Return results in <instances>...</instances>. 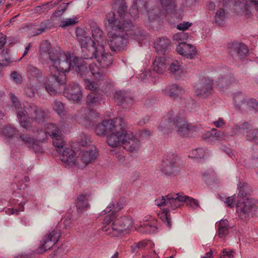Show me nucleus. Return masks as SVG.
<instances>
[{
    "label": "nucleus",
    "mask_w": 258,
    "mask_h": 258,
    "mask_svg": "<svg viewBox=\"0 0 258 258\" xmlns=\"http://www.w3.org/2000/svg\"><path fill=\"white\" fill-rule=\"evenodd\" d=\"M53 109L58 115H64V110L63 104L59 101H55L53 104Z\"/></svg>",
    "instance_id": "obj_49"
},
{
    "label": "nucleus",
    "mask_w": 258,
    "mask_h": 258,
    "mask_svg": "<svg viewBox=\"0 0 258 258\" xmlns=\"http://www.w3.org/2000/svg\"><path fill=\"white\" fill-rule=\"evenodd\" d=\"M77 19L76 17L66 19L60 22L59 26L61 28H66L68 26L74 25L78 23Z\"/></svg>",
    "instance_id": "obj_47"
},
{
    "label": "nucleus",
    "mask_w": 258,
    "mask_h": 258,
    "mask_svg": "<svg viewBox=\"0 0 258 258\" xmlns=\"http://www.w3.org/2000/svg\"><path fill=\"white\" fill-rule=\"evenodd\" d=\"M217 234L219 238H225L229 233V223L227 220H221L217 225Z\"/></svg>",
    "instance_id": "obj_34"
},
{
    "label": "nucleus",
    "mask_w": 258,
    "mask_h": 258,
    "mask_svg": "<svg viewBox=\"0 0 258 258\" xmlns=\"http://www.w3.org/2000/svg\"><path fill=\"white\" fill-rule=\"evenodd\" d=\"M42 137L44 140L47 137V135L53 140V145L57 149V152L59 153L61 149H63L64 143L62 140L63 134L61 127L53 123H47L45 125V132H41Z\"/></svg>",
    "instance_id": "obj_8"
},
{
    "label": "nucleus",
    "mask_w": 258,
    "mask_h": 258,
    "mask_svg": "<svg viewBox=\"0 0 258 258\" xmlns=\"http://www.w3.org/2000/svg\"><path fill=\"white\" fill-rule=\"evenodd\" d=\"M234 11L240 15L249 16L254 9L258 12V0H240L236 2Z\"/></svg>",
    "instance_id": "obj_12"
},
{
    "label": "nucleus",
    "mask_w": 258,
    "mask_h": 258,
    "mask_svg": "<svg viewBox=\"0 0 258 258\" xmlns=\"http://www.w3.org/2000/svg\"><path fill=\"white\" fill-rule=\"evenodd\" d=\"M103 122L106 134H110L116 131L122 130L123 128H125L126 126L124 120L120 117L113 119L103 120Z\"/></svg>",
    "instance_id": "obj_20"
},
{
    "label": "nucleus",
    "mask_w": 258,
    "mask_h": 258,
    "mask_svg": "<svg viewBox=\"0 0 258 258\" xmlns=\"http://www.w3.org/2000/svg\"><path fill=\"white\" fill-rule=\"evenodd\" d=\"M80 114L84 116L81 118V120L80 122L87 127H91L93 125V123L95 121V118L98 116L95 113L94 110L85 108L81 109Z\"/></svg>",
    "instance_id": "obj_25"
},
{
    "label": "nucleus",
    "mask_w": 258,
    "mask_h": 258,
    "mask_svg": "<svg viewBox=\"0 0 258 258\" xmlns=\"http://www.w3.org/2000/svg\"><path fill=\"white\" fill-rule=\"evenodd\" d=\"M115 217V213L112 212V214L110 215L106 216L104 219V223L108 225L113 220Z\"/></svg>",
    "instance_id": "obj_64"
},
{
    "label": "nucleus",
    "mask_w": 258,
    "mask_h": 258,
    "mask_svg": "<svg viewBox=\"0 0 258 258\" xmlns=\"http://www.w3.org/2000/svg\"><path fill=\"white\" fill-rule=\"evenodd\" d=\"M212 135L217 140H224L225 141H229L230 140L229 136L228 134H226L224 132L218 131L216 128H213L211 130Z\"/></svg>",
    "instance_id": "obj_43"
},
{
    "label": "nucleus",
    "mask_w": 258,
    "mask_h": 258,
    "mask_svg": "<svg viewBox=\"0 0 258 258\" xmlns=\"http://www.w3.org/2000/svg\"><path fill=\"white\" fill-rule=\"evenodd\" d=\"M94 131L98 136H104L106 134L103 121L101 123H98L96 125Z\"/></svg>",
    "instance_id": "obj_51"
},
{
    "label": "nucleus",
    "mask_w": 258,
    "mask_h": 258,
    "mask_svg": "<svg viewBox=\"0 0 258 258\" xmlns=\"http://www.w3.org/2000/svg\"><path fill=\"white\" fill-rule=\"evenodd\" d=\"M84 86L86 89L92 91H96L99 88L98 83L88 79H84Z\"/></svg>",
    "instance_id": "obj_46"
},
{
    "label": "nucleus",
    "mask_w": 258,
    "mask_h": 258,
    "mask_svg": "<svg viewBox=\"0 0 258 258\" xmlns=\"http://www.w3.org/2000/svg\"><path fill=\"white\" fill-rule=\"evenodd\" d=\"M247 126V123L245 122L240 125H235L231 129V133L228 134L230 140L236 135L244 132Z\"/></svg>",
    "instance_id": "obj_41"
},
{
    "label": "nucleus",
    "mask_w": 258,
    "mask_h": 258,
    "mask_svg": "<svg viewBox=\"0 0 258 258\" xmlns=\"http://www.w3.org/2000/svg\"><path fill=\"white\" fill-rule=\"evenodd\" d=\"M113 8L117 11L118 14V17H117L115 14V19H119L121 22V24L123 23H126V21H130L132 22L131 20H128L129 14L125 13L126 9V3L124 0H117L116 1L113 5ZM115 14L114 12H113Z\"/></svg>",
    "instance_id": "obj_24"
},
{
    "label": "nucleus",
    "mask_w": 258,
    "mask_h": 258,
    "mask_svg": "<svg viewBox=\"0 0 258 258\" xmlns=\"http://www.w3.org/2000/svg\"><path fill=\"white\" fill-rule=\"evenodd\" d=\"M73 57L69 53L53 49L47 40L40 43L39 59L43 63L51 64L50 75L58 85L65 84L66 73L73 68Z\"/></svg>",
    "instance_id": "obj_1"
},
{
    "label": "nucleus",
    "mask_w": 258,
    "mask_h": 258,
    "mask_svg": "<svg viewBox=\"0 0 258 258\" xmlns=\"http://www.w3.org/2000/svg\"><path fill=\"white\" fill-rule=\"evenodd\" d=\"M102 96L94 93H90L87 97V104L89 106H93L100 103Z\"/></svg>",
    "instance_id": "obj_39"
},
{
    "label": "nucleus",
    "mask_w": 258,
    "mask_h": 258,
    "mask_svg": "<svg viewBox=\"0 0 258 258\" xmlns=\"http://www.w3.org/2000/svg\"><path fill=\"white\" fill-rule=\"evenodd\" d=\"M97 155V150L94 146H91L86 150L82 151L77 158V166L81 167L87 165L95 160Z\"/></svg>",
    "instance_id": "obj_14"
},
{
    "label": "nucleus",
    "mask_w": 258,
    "mask_h": 258,
    "mask_svg": "<svg viewBox=\"0 0 258 258\" xmlns=\"http://www.w3.org/2000/svg\"><path fill=\"white\" fill-rule=\"evenodd\" d=\"M170 44L169 39L166 38H159L154 42V48L159 53H164L168 49Z\"/></svg>",
    "instance_id": "obj_32"
},
{
    "label": "nucleus",
    "mask_w": 258,
    "mask_h": 258,
    "mask_svg": "<svg viewBox=\"0 0 258 258\" xmlns=\"http://www.w3.org/2000/svg\"><path fill=\"white\" fill-rule=\"evenodd\" d=\"M177 52L187 58L191 59L196 54V47L191 44L181 42L176 47Z\"/></svg>",
    "instance_id": "obj_27"
},
{
    "label": "nucleus",
    "mask_w": 258,
    "mask_h": 258,
    "mask_svg": "<svg viewBox=\"0 0 258 258\" xmlns=\"http://www.w3.org/2000/svg\"><path fill=\"white\" fill-rule=\"evenodd\" d=\"M152 243L150 241H142L138 243H134L131 246V251L132 253H136L138 251L140 248H142L147 246H151Z\"/></svg>",
    "instance_id": "obj_42"
},
{
    "label": "nucleus",
    "mask_w": 258,
    "mask_h": 258,
    "mask_svg": "<svg viewBox=\"0 0 258 258\" xmlns=\"http://www.w3.org/2000/svg\"><path fill=\"white\" fill-rule=\"evenodd\" d=\"M157 230L155 222H146L141 225L140 230L142 232L154 233Z\"/></svg>",
    "instance_id": "obj_40"
},
{
    "label": "nucleus",
    "mask_w": 258,
    "mask_h": 258,
    "mask_svg": "<svg viewBox=\"0 0 258 258\" xmlns=\"http://www.w3.org/2000/svg\"><path fill=\"white\" fill-rule=\"evenodd\" d=\"M176 0H160L162 10L157 13L158 10L155 8L148 10L151 5V1L145 0H134V5L130 10V15L133 19L138 17L139 12L147 13L150 20H154L163 15L171 14L175 12Z\"/></svg>",
    "instance_id": "obj_6"
},
{
    "label": "nucleus",
    "mask_w": 258,
    "mask_h": 258,
    "mask_svg": "<svg viewBox=\"0 0 258 258\" xmlns=\"http://www.w3.org/2000/svg\"><path fill=\"white\" fill-rule=\"evenodd\" d=\"M92 35L93 40L90 39L93 42L95 43V46L96 47H99L100 45L104 46V44L106 43L105 37L103 34V31L101 29L97 26H92L91 27ZM85 34L88 37L91 38L87 35V33L85 32H82L81 34H77V39H78L79 36H82Z\"/></svg>",
    "instance_id": "obj_19"
},
{
    "label": "nucleus",
    "mask_w": 258,
    "mask_h": 258,
    "mask_svg": "<svg viewBox=\"0 0 258 258\" xmlns=\"http://www.w3.org/2000/svg\"><path fill=\"white\" fill-rule=\"evenodd\" d=\"M60 236L59 230L55 229L51 231L44 237L37 252L42 253L50 249L58 241Z\"/></svg>",
    "instance_id": "obj_13"
},
{
    "label": "nucleus",
    "mask_w": 258,
    "mask_h": 258,
    "mask_svg": "<svg viewBox=\"0 0 258 258\" xmlns=\"http://www.w3.org/2000/svg\"><path fill=\"white\" fill-rule=\"evenodd\" d=\"M188 38V34L184 32H181L174 34L173 36L174 40L179 41L186 40Z\"/></svg>",
    "instance_id": "obj_56"
},
{
    "label": "nucleus",
    "mask_w": 258,
    "mask_h": 258,
    "mask_svg": "<svg viewBox=\"0 0 258 258\" xmlns=\"http://www.w3.org/2000/svg\"><path fill=\"white\" fill-rule=\"evenodd\" d=\"M236 48L237 53L240 58L245 56L248 52L247 47L243 44H238Z\"/></svg>",
    "instance_id": "obj_48"
},
{
    "label": "nucleus",
    "mask_w": 258,
    "mask_h": 258,
    "mask_svg": "<svg viewBox=\"0 0 258 258\" xmlns=\"http://www.w3.org/2000/svg\"><path fill=\"white\" fill-rule=\"evenodd\" d=\"M53 85H50L49 84L46 83L45 86L46 91L50 95H54L57 93V91L52 86Z\"/></svg>",
    "instance_id": "obj_60"
},
{
    "label": "nucleus",
    "mask_w": 258,
    "mask_h": 258,
    "mask_svg": "<svg viewBox=\"0 0 258 258\" xmlns=\"http://www.w3.org/2000/svg\"><path fill=\"white\" fill-rule=\"evenodd\" d=\"M238 198L244 199L251 191L250 187L246 183L239 182L238 185Z\"/></svg>",
    "instance_id": "obj_38"
},
{
    "label": "nucleus",
    "mask_w": 258,
    "mask_h": 258,
    "mask_svg": "<svg viewBox=\"0 0 258 258\" xmlns=\"http://www.w3.org/2000/svg\"><path fill=\"white\" fill-rule=\"evenodd\" d=\"M66 8L59 9L57 8L52 14L50 19L52 21H56L60 19L64 13Z\"/></svg>",
    "instance_id": "obj_52"
},
{
    "label": "nucleus",
    "mask_w": 258,
    "mask_h": 258,
    "mask_svg": "<svg viewBox=\"0 0 258 258\" xmlns=\"http://www.w3.org/2000/svg\"><path fill=\"white\" fill-rule=\"evenodd\" d=\"M64 95L69 100L79 102L82 97V92L80 86L76 83H71L64 90Z\"/></svg>",
    "instance_id": "obj_17"
},
{
    "label": "nucleus",
    "mask_w": 258,
    "mask_h": 258,
    "mask_svg": "<svg viewBox=\"0 0 258 258\" xmlns=\"http://www.w3.org/2000/svg\"><path fill=\"white\" fill-rule=\"evenodd\" d=\"M115 101L118 104H126L131 105L133 104V100L131 97L125 96L124 94L121 91H117L114 96Z\"/></svg>",
    "instance_id": "obj_37"
},
{
    "label": "nucleus",
    "mask_w": 258,
    "mask_h": 258,
    "mask_svg": "<svg viewBox=\"0 0 258 258\" xmlns=\"http://www.w3.org/2000/svg\"><path fill=\"white\" fill-rule=\"evenodd\" d=\"M169 57H156L153 62V70L156 73L162 74L167 69Z\"/></svg>",
    "instance_id": "obj_30"
},
{
    "label": "nucleus",
    "mask_w": 258,
    "mask_h": 258,
    "mask_svg": "<svg viewBox=\"0 0 258 258\" xmlns=\"http://www.w3.org/2000/svg\"><path fill=\"white\" fill-rule=\"evenodd\" d=\"M0 133L6 138L14 139L16 140L19 131L12 125H8L3 127Z\"/></svg>",
    "instance_id": "obj_33"
},
{
    "label": "nucleus",
    "mask_w": 258,
    "mask_h": 258,
    "mask_svg": "<svg viewBox=\"0 0 258 258\" xmlns=\"http://www.w3.org/2000/svg\"><path fill=\"white\" fill-rule=\"evenodd\" d=\"M235 252L234 250L229 249H224L222 254L219 258H234Z\"/></svg>",
    "instance_id": "obj_54"
},
{
    "label": "nucleus",
    "mask_w": 258,
    "mask_h": 258,
    "mask_svg": "<svg viewBox=\"0 0 258 258\" xmlns=\"http://www.w3.org/2000/svg\"><path fill=\"white\" fill-rule=\"evenodd\" d=\"M16 141L28 148H32L35 152H42L43 151L40 145V143L44 141L43 137L35 139L29 134L19 132Z\"/></svg>",
    "instance_id": "obj_11"
},
{
    "label": "nucleus",
    "mask_w": 258,
    "mask_h": 258,
    "mask_svg": "<svg viewBox=\"0 0 258 258\" xmlns=\"http://www.w3.org/2000/svg\"><path fill=\"white\" fill-rule=\"evenodd\" d=\"M132 226V219L124 216L115 219L111 226H104L102 230L104 231H109V233H111V230H112V235L116 236L117 234L130 229Z\"/></svg>",
    "instance_id": "obj_10"
},
{
    "label": "nucleus",
    "mask_w": 258,
    "mask_h": 258,
    "mask_svg": "<svg viewBox=\"0 0 258 258\" xmlns=\"http://www.w3.org/2000/svg\"><path fill=\"white\" fill-rule=\"evenodd\" d=\"M216 83L219 88H224L231 83V79L229 77L218 78Z\"/></svg>",
    "instance_id": "obj_50"
},
{
    "label": "nucleus",
    "mask_w": 258,
    "mask_h": 258,
    "mask_svg": "<svg viewBox=\"0 0 258 258\" xmlns=\"http://www.w3.org/2000/svg\"><path fill=\"white\" fill-rule=\"evenodd\" d=\"M182 64L181 62L177 60L173 59L170 57H168L167 65L169 66V68L168 71L170 74L174 76L177 80L184 76Z\"/></svg>",
    "instance_id": "obj_22"
},
{
    "label": "nucleus",
    "mask_w": 258,
    "mask_h": 258,
    "mask_svg": "<svg viewBox=\"0 0 258 258\" xmlns=\"http://www.w3.org/2000/svg\"><path fill=\"white\" fill-rule=\"evenodd\" d=\"M185 112L180 110L178 112L171 110L166 118L160 123L158 129L163 135L169 134L174 128L181 136L188 134V125L184 119Z\"/></svg>",
    "instance_id": "obj_7"
},
{
    "label": "nucleus",
    "mask_w": 258,
    "mask_h": 258,
    "mask_svg": "<svg viewBox=\"0 0 258 258\" xmlns=\"http://www.w3.org/2000/svg\"><path fill=\"white\" fill-rule=\"evenodd\" d=\"M235 105L236 108H240L243 105H246L250 108L256 109L258 107L257 101L253 99H244L241 93L237 94L234 98Z\"/></svg>",
    "instance_id": "obj_26"
},
{
    "label": "nucleus",
    "mask_w": 258,
    "mask_h": 258,
    "mask_svg": "<svg viewBox=\"0 0 258 258\" xmlns=\"http://www.w3.org/2000/svg\"><path fill=\"white\" fill-rule=\"evenodd\" d=\"M225 8H220L218 9L214 15V21L216 25L219 26H224L227 18L225 13Z\"/></svg>",
    "instance_id": "obj_35"
},
{
    "label": "nucleus",
    "mask_w": 258,
    "mask_h": 258,
    "mask_svg": "<svg viewBox=\"0 0 258 258\" xmlns=\"http://www.w3.org/2000/svg\"><path fill=\"white\" fill-rule=\"evenodd\" d=\"M57 5V3H53L52 2H50L49 3L44 4L41 6L38 7V8H39L40 10H41L42 12H47L56 7Z\"/></svg>",
    "instance_id": "obj_55"
},
{
    "label": "nucleus",
    "mask_w": 258,
    "mask_h": 258,
    "mask_svg": "<svg viewBox=\"0 0 258 258\" xmlns=\"http://www.w3.org/2000/svg\"><path fill=\"white\" fill-rule=\"evenodd\" d=\"M27 71L32 77L38 79L42 76V73L38 69L32 65L28 66Z\"/></svg>",
    "instance_id": "obj_45"
},
{
    "label": "nucleus",
    "mask_w": 258,
    "mask_h": 258,
    "mask_svg": "<svg viewBox=\"0 0 258 258\" xmlns=\"http://www.w3.org/2000/svg\"><path fill=\"white\" fill-rule=\"evenodd\" d=\"M185 202L187 206L193 209L200 207L199 202L195 199L184 196L183 194L172 193L165 196L158 197L155 201V204L158 207H164V217L162 220L170 228L171 224L169 212L180 207Z\"/></svg>",
    "instance_id": "obj_5"
},
{
    "label": "nucleus",
    "mask_w": 258,
    "mask_h": 258,
    "mask_svg": "<svg viewBox=\"0 0 258 258\" xmlns=\"http://www.w3.org/2000/svg\"><path fill=\"white\" fill-rule=\"evenodd\" d=\"M89 70L92 75L96 79H100L102 76L101 69L96 63H91L89 65Z\"/></svg>",
    "instance_id": "obj_44"
},
{
    "label": "nucleus",
    "mask_w": 258,
    "mask_h": 258,
    "mask_svg": "<svg viewBox=\"0 0 258 258\" xmlns=\"http://www.w3.org/2000/svg\"><path fill=\"white\" fill-rule=\"evenodd\" d=\"M78 40L81 46L83 52L86 53L87 57L80 58L74 57L73 59V67L76 68V71L81 75L85 76L89 73L87 69L86 60L94 57L102 68H107L112 63V56L105 51L104 47L100 45L96 47L95 43L85 34L82 36H78Z\"/></svg>",
    "instance_id": "obj_2"
},
{
    "label": "nucleus",
    "mask_w": 258,
    "mask_h": 258,
    "mask_svg": "<svg viewBox=\"0 0 258 258\" xmlns=\"http://www.w3.org/2000/svg\"><path fill=\"white\" fill-rule=\"evenodd\" d=\"M234 197L231 196L227 198L225 201V203L226 204L227 206L229 207L232 208L234 206Z\"/></svg>",
    "instance_id": "obj_63"
},
{
    "label": "nucleus",
    "mask_w": 258,
    "mask_h": 258,
    "mask_svg": "<svg viewBox=\"0 0 258 258\" xmlns=\"http://www.w3.org/2000/svg\"><path fill=\"white\" fill-rule=\"evenodd\" d=\"M192 25L191 23L189 22H183L177 25V28L179 30L185 31L187 30Z\"/></svg>",
    "instance_id": "obj_59"
},
{
    "label": "nucleus",
    "mask_w": 258,
    "mask_h": 258,
    "mask_svg": "<svg viewBox=\"0 0 258 258\" xmlns=\"http://www.w3.org/2000/svg\"><path fill=\"white\" fill-rule=\"evenodd\" d=\"M37 89L34 88L33 86L30 87H28L25 89V94L29 97H33L36 92Z\"/></svg>",
    "instance_id": "obj_61"
},
{
    "label": "nucleus",
    "mask_w": 258,
    "mask_h": 258,
    "mask_svg": "<svg viewBox=\"0 0 258 258\" xmlns=\"http://www.w3.org/2000/svg\"><path fill=\"white\" fill-rule=\"evenodd\" d=\"M92 199L91 193L83 192L80 194L77 199L76 207L78 210L82 211L90 208L89 202Z\"/></svg>",
    "instance_id": "obj_29"
},
{
    "label": "nucleus",
    "mask_w": 258,
    "mask_h": 258,
    "mask_svg": "<svg viewBox=\"0 0 258 258\" xmlns=\"http://www.w3.org/2000/svg\"><path fill=\"white\" fill-rule=\"evenodd\" d=\"M245 128V137L247 140L258 142V128L252 127L250 124L247 123V126Z\"/></svg>",
    "instance_id": "obj_36"
},
{
    "label": "nucleus",
    "mask_w": 258,
    "mask_h": 258,
    "mask_svg": "<svg viewBox=\"0 0 258 258\" xmlns=\"http://www.w3.org/2000/svg\"><path fill=\"white\" fill-rule=\"evenodd\" d=\"M109 30L108 33V43L110 49L113 51H118L126 46L128 34L127 32L133 27L132 22L126 21V23L115 19L113 13H109L106 16Z\"/></svg>",
    "instance_id": "obj_4"
},
{
    "label": "nucleus",
    "mask_w": 258,
    "mask_h": 258,
    "mask_svg": "<svg viewBox=\"0 0 258 258\" xmlns=\"http://www.w3.org/2000/svg\"><path fill=\"white\" fill-rule=\"evenodd\" d=\"M197 149L198 158H205L209 156V152L207 149L202 148H198Z\"/></svg>",
    "instance_id": "obj_57"
},
{
    "label": "nucleus",
    "mask_w": 258,
    "mask_h": 258,
    "mask_svg": "<svg viewBox=\"0 0 258 258\" xmlns=\"http://www.w3.org/2000/svg\"><path fill=\"white\" fill-rule=\"evenodd\" d=\"M256 201L250 198L243 199L242 201L240 199L238 200L236 204V209L237 212L248 214L255 210Z\"/></svg>",
    "instance_id": "obj_18"
},
{
    "label": "nucleus",
    "mask_w": 258,
    "mask_h": 258,
    "mask_svg": "<svg viewBox=\"0 0 258 258\" xmlns=\"http://www.w3.org/2000/svg\"><path fill=\"white\" fill-rule=\"evenodd\" d=\"M179 159L177 154L168 153L163 157L161 171L166 175H172L178 170Z\"/></svg>",
    "instance_id": "obj_9"
},
{
    "label": "nucleus",
    "mask_w": 258,
    "mask_h": 258,
    "mask_svg": "<svg viewBox=\"0 0 258 258\" xmlns=\"http://www.w3.org/2000/svg\"><path fill=\"white\" fill-rule=\"evenodd\" d=\"M140 146V141L130 131H126L124 136L122 146L127 151H137Z\"/></svg>",
    "instance_id": "obj_16"
},
{
    "label": "nucleus",
    "mask_w": 258,
    "mask_h": 258,
    "mask_svg": "<svg viewBox=\"0 0 258 258\" xmlns=\"http://www.w3.org/2000/svg\"><path fill=\"white\" fill-rule=\"evenodd\" d=\"M213 124L217 128H222L225 126L226 122L222 118H219L217 120L213 121Z\"/></svg>",
    "instance_id": "obj_62"
},
{
    "label": "nucleus",
    "mask_w": 258,
    "mask_h": 258,
    "mask_svg": "<svg viewBox=\"0 0 258 258\" xmlns=\"http://www.w3.org/2000/svg\"><path fill=\"white\" fill-rule=\"evenodd\" d=\"M163 92L164 95L170 98L176 99L182 97L185 93V89L181 86L176 84H172L168 85L164 90Z\"/></svg>",
    "instance_id": "obj_21"
},
{
    "label": "nucleus",
    "mask_w": 258,
    "mask_h": 258,
    "mask_svg": "<svg viewBox=\"0 0 258 258\" xmlns=\"http://www.w3.org/2000/svg\"><path fill=\"white\" fill-rule=\"evenodd\" d=\"M123 128L122 130L116 131L109 134L107 139V142L108 145L111 147H115L119 146H122L124 136L126 132Z\"/></svg>",
    "instance_id": "obj_23"
},
{
    "label": "nucleus",
    "mask_w": 258,
    "mask_h": 258,
    "mask_svg": "<svg viewBox=\"0 0 258 258\" xmlns=\"http://www.w3.org/2000/svg\"><path fill=\"white\" fill-rule=\"evenodd\" d=\"M10 98L13 103L18 121L20 125L26 130L31 127V122L38 123H42L49 117L48 111L34 104L24 106L13 94H10Z\"/></svg>",
    "instance_id": "obj_3"
},
{
    "label": "nucleus",
    "mask_w": 258,
    "mask_h": 258,
    "mask_svg": "<svg viewBox=\"0 0 258 258\" xmlns=\"http://www.w3.org/2000/svg\"><path fill=\"white\" fill-rule=\"evenodd\" d=\"M29 181V177L28 176H25L23 178L18 181L17 184V189L19 190L25 189L28 187L26 183Z\"/></svg>",
    "instance_id": "obj_53"
},
{
    "label": "nucleus",
    "mask_w": 258,
    "mask_h": 258,
    "mask_svg": "<svg viewBox=\"0 0 258 258\" xmlns=\"http://www.w3.org/2000/svg\"><path fill=\"white\" fill-rule=\"evenodd\" d=\"M11 78L12 80L17 84L20 83L22 80L21 75L16 71L13 72L11 73Z\"/></svg>",
    "instance_id": "obj_58"
},
{
    "label": "nucleus",
    "mask_w": 258,
    "mask_h": 258,
    "mask_svg": "<svg viewBox=\"0 0 258 258\" xmlns=\"http://www.w3.org/2000/svg\"><path fill=\"white\" fill-rule=\"evenodd\" d=\"M236 2H239L240 0H209L207 3L206 7L209 10L213 11L216 8H227L231 2L233 3V9Z\"/></svg>",
    "instance_id": "obj_31"
},
{
    "label": "nucleus",
    "mask_w": 258,
    "mask_h": 258,
    "mask_svg": "<svg viewBox=\"0 0 258 258\" xmlns=\"http://www.w3.org/2000/svg\"><path fill=\"white\" fill-rule=\"evenodd\" d=\"M61 161L68 165H77V159H76V155L74 151L69 148H65L59 155Z\"/></svg>",
    "instance_id": "obj_28"
},
{
    "label": "nucleus",
    "mask_w": 258,
    "mask_h": 258,
    "mask_svg": "<svg viewBox=\"0 0 258 258\" xmlns=\"http://www.w3.org/2000/svg\"><path fill=\"white\" fill-rule=\"evenodd\" d=\"M213 82L209 78H205L197 83L195 89L197 96L206 98L211 93Z\"/></svg>",
    "instance_id": "obj_15"
}]
</instances>
